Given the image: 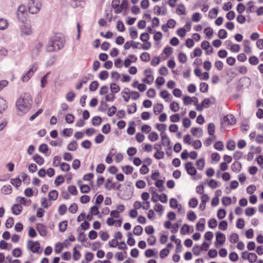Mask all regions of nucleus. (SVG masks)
I'll return each mask as SVG.
<instances>
[{"label":"nucleus","instance_id":"423d86ee","mask_svg":"<svg viewBox=\"0 0 263 263\" xmlns=\"http://www.w3.org/2000/svg\"><path fill=\"white\" fill-rule=\"evenodd\" d=\"M27 247L33 253H40V243L39 241L34 242L31 240H29L27 242Z\"/></svg>","mask_w":263,"mask_h":263},{"label":"nucleus","instance_id":"f704fd0d","mask_svg":"<svg viewBox=\"0 0 263 263\" xmlns=\"http://www.w3.org/2000/svg\"><path fill=\"white\" fill-rule=\"evenodd\" d=\"M132 234L131 232L127 233L128 239L127 241V244L130 246H133L135 244V240L132 237Z\"/></svg>","mask_w":263,"mask_h":263},{"label":"nucleus","instance_id":"c9c22d12","mask_svg":"<svg viewBox=\"0 0 263 263\" xmlns=\"http://www.w3.org/2000/svg\"><path fill=\"white\" fill-rule=\"evenodd\" d=\"M10 182L12 184H13L15 187L18 188L21 185L22 180L19 178H17L14 179H11Z\"/></svg>","mask_w":263,"mask_h":263},{"label":"nucleus","instance_id":"473e14b6","mask_svg":"<svg viewBox=\"0 0 263 263\" xmlns=\"http://www.w3.org/2000/svg\"><path fill=\"white\" fill-rule=\"evenodd\" d=\"M102 122V119L98 116L94 117L92 119V124L94 126H99Z\"/></svg>","mask_w":263,"mask_h":263},{"label":"nucleus","instance_id":"a19ab883","mask_svg":"<svg viewBox=\"0 0 263 263\" xmlns=\"http://www.w3.org/2000/svg\"><path fill=\"white\" fill-rule=\"evenodd\" d=\"M198 201V200L195 198H192L189 202V205L190 207L195 208L197 206Z\"/></svg>","mask_w":263,"mask_h":263},{"label":"nucleus","instance_id":"37998d69","mask_svg":"<svg viewBox=\"0 0 263 263\" xmlns=\"http://www.w3.org/2000/svg\"><path fill=\"white\" fill-rule=\"evenodd\" d=\"M170 109L174 112H177L179 109V104L176 102H173L170 104Z\"/></svg>","mask_w":263,"mask_h":263},{"label":"nucleus","instance_id":"4d7b16f0","mask_svg":"<svg viewBox=\"0 0 263 263\" xmlns=\"http://www.w3.org/2000/svg\"><path fill=\"white\" fill-rule=\"evenodd\" d=\"M122 170L125 174L128 175L132 173L133 171V168L131 166L126 165L122 167Z\"/></svg>","mask_w":263,"mask_h":263},{"label":"nucleus","instance_id":"20e7f679","mask_svg":"<svg viewBox=\"0 0 263 263\" xmlns=\"http://www.w3.org/2000/svg\"><path fill=\"white\" fill-rule=\"evenodd\" d=\"M34 4H32L31 2H28V9L29 12L32 14L37 13L41 9L42 4L39 0H33Z\"/></svg>","mask_w":263,"mask_h":263},{"label":"nucleus","instance_id":"c756f323","mask_svg":"<svg viewBox=\"0 0 263 263\" xmlns=\"http://www.w3.org/2000/svg\"><path fill=\"white\" fill-rule=\"evenodd\" d=\"M59 230L61 232H64L67 228V221H63L59 224Z\"/></svg>","mask_w":263,"mask_h":263},{"label":"nucleus","instance_id":"5701e85b","mask_svg":"<svg viewBox=\"0 0 263 263\" xmlns=\"http://www.w3.org/2000/svg\"><path fill=\"white\" fill-rule=\"evenodd\" d=\"M208 131L210 135L212 136L214 139H215V125L213 123H210L208 126Z\"/></svg>","mask_w":263,"mask_h":263},{"label":"nucleus","instance_id":"79ce46f5","mask_svg":"<svg viewBox=\"0 0 263 263\" xmlns=\"http://www.w3.org/2000/svg\"><path fill=\"white\" fill-rule=\"evenodd\" d=\"M218 12V10L217 8L212 9L209 13V16L211 18H215Z\"/></svg>","mask_w":263,"mask_h":263},{"label":"nucleus","instance_id":"f03ea898","mask_svg":"<svg viewBox=\"0 0 263 263\" xmlns=\"http://www.w3.org/2000/svg\"><path fill=\"white\" fill-rule=\"evenodd\" d=\"M64 37L61 34H55L49 41L46 50L48 52L57 51L64 47Z\"/></svg>","mask_w":263,"mask_h":263},{"label":"nucleus","instance_id":"f257e3e1","mask_svg":"<svg viewBox=\"0 0 263 263\" xmlns=\"http://www.w3.org/2000/svg\"><path fill=\"white\" fill-rule=\"evenodd\" d=\"M32 99L29 93L22 95L16 102L17 109L23 114L27 112L31 108Z\"/></svg>","mask_w":263,"mask_h":263},{"label":"nucleus","instance_id":"4be33fe9","mask_svg":"<svg viewBox=\"0 0 263 263\" xmlns=\"http://www.w3.org/2000/svg\"><path fill=\"white\" fill-rule=\"evenodd\" d=\"M33 159L39 165H42L44 163V158L37 154L33 156Z\"/></svg>","mask_w":263,"mask_h":263},{"label":"nucleus","instance_id":"a878e982","mask_svg":"<svg viewBox=\"0 0 263 263\" xmlns=\"http://www.w3.org/2000/svg\"><path fill=\"white\" fill-rule=\"evenodd\" d=\"M8 26V22L7 20L0 18V30H4Z\"/></svg>","mask_w":263,"mask_h":263},{"label":"nucleus","instance_id":"f3484780","mask_svg":"<svg viewBox=\"0 0 263 263\" xmlns=\"http://www.w3.org/2000/svg\"><path fill=\"white\" fill-rule=\"evenodd\" d=\"M205 220L204 218H200L196 226V229L197 231H203L204 229V224Z\"/></svg>","mask_w":263,"mask_h":263},{"label":"nucleus","instance_id":"c85d7f7f","mask_svg":"<svg viewBox=\"0 0 263 263\" xmlns=\"http://www.w3.org/2000/svg\"><path fill=\"white\" fill-rule=\"evenodd\" d=\"M176 12L178 14H185L186 13L185 8L183 4H180L178 6Z\"/></svg>","mask_w":263,"mask_h":263},{"label":"nucleus","instance_id":"f8f14e48","mask_svg":"<svg viewBox=\"0 0 263 263\" xmlns=\"http://www.w3.org/2000/svg\"><path fill=\"white\" fill-rule=\"evenodd\" d=\"M160 135L161 138V144L163 146H170L171 144V141L166 134L161 133Z\"/></svg>","mask_w":263,"mask_h":263},{"label":"nucleus","instance_id":"ddd939ff","mask_svg":"<svg viewBox=\"0 0 263 263\" xmlns=\"http://www.w3.org/2000/svg\"><path fill=\"white\" fill-rule=\"evenodd\" d=\"M223 121L228 122L230 125H233L236 123V119L233 115L229 114L224 117Z\"/></svg>","mask_w":263,"mask_h":263},{"label":"nucleus","instance_id":"13d9d810","mask_svg":"<svg viewBox=\"0 0 263 263\" xmlns=\"http://www.w3.org/2000/svg\"><path fill=\"white\" fill-rule=\"evenodd\" d=\"M67 211V206L65 204H62L59 207L58 212L60 215H63Z\"/></svg>","mask_w":263,"mask_h":263},{"label":"nucleus","instance_id":"dca6fc26","mask_svg":"<svg viewBox=\"0 0 263 263\" xmlns=\"http://www.w3.org/2000/svg\"><path fill=\"white\" fill-rule=\"evenodd\" d=\"M191 132L193 136L196 137H200L203 134L202 129L198 127L192 128Z\"/></svg>","mask_w":263,"mask_h":263},{"label":"nucleus","instance_id":"09e8293b","mask_svg":"<svg viewBox=\"0 0 263 263\" xmlns=\"http://www.w3.org/2000/svg\"><path fill=\"white\" fill-rule=\"evenodd\" d=\"M75 97L76 94L73 91H69L66 94V98L68 102H72Z\"/></svg>","mask_w":263,"mask_h":263},{"label":"nucleus","instance_id":"6e6552de","mask_svg":"<svg viewBox=\"0 0 263 263\" xmlns=\"http://www.w3.org/2000/svg\"><path fill=\"white\" fill-rule=\"evenodd\" d=\"M185 170L188 174L193 176L196 173V170L193 166V164L191 162H187L185 165Z\"/></svg>","mask_w":263,"mask_h":263},{"label":"nucleus","instance_id":"58836bf2","mask_svg":"<svg viewBox=\"0 0 263 263\" xmlns=\"http://www.w3.org/2000/svg\"><path fill=\"white\" fill-rule=\"evenodd\" d=\"M99 83L96 81H94L89 85V89L90 91H95L97 89Z\"/></svg>","mask_w":263,"mask_h":263},{"label":"nucleus","instance_id":"603ef678","mask_svg":"<svg viewBox=\"0 0 263 263\" xmlns=\"http://www.w3.org/2000/svg\"><path fill=\"white\" fill-rule=\"evenodd\" d=\"M244 51L246 53H250L251 51V47H250V42L249 40L244 41Z\"/></svg>","mask_w":263,"mask_h":263},{"label":"nucleus","instance_id":"49530a36","mask_svg":"<svg viewBox=\"0 0 263 263\" xmlns=\"http://www.w3.org/2000/svg\"><path fill=\"white\" fill-rule=\"evenodd\" d=\"M218 36L221 39H224L227 36V32L224 29H220L218 33Z\"/></svg>","mask_w":263,"mask_h":263},{"label":"nucleus","instance_id":"7c9ffc66","mask_svg":"<svg viewBox=\"0 0 263 263\" xmlns=\"http://www.w3.org/2000/svg\"><path fill=\"white\" fill-rule=\"evenodd\" d=\"M203 250V247H200L199 245H195L193 248V252L194 254L198 256L200 255L201 251Z\"/></svg>","mask_w":263,"mask_h":263},{"label":"nucleus","instance_id":"cd10ccee","mask_svg":"<svg viewBox=\"0 0 263 263\" xmlns=\"http://www.w3.org/2000/svg\"><path fill=\"white\" fill-rule=\"evenodd\" d=\"M204 165L205 161L203 159H200L196 162V165L197 168L199 170H202L204 168Z\"/></svg>","mask_w":263,"mask_h":263},{"label":"nucleus","instance_id":"680f3d73","mask_svg":"<svg viewBox=\"0 0 263 263\" xmlns=\"http://www.w3.org/2000/svg\"><path fill=\"white\" fill-rule=\"evenodd\" d=\"M170 253V250L167 249H163L160 251V256L161 258H164Z\"/></svg>","mask_w":263,"mask_h":263},{"label":"nucleus","instance_id":"5fc2aeb1","mask_svg":"<svg viewBox=\"0 0 263 263\" xmlns=\"http://www.w3.org/2000/svg\"><path fill=\"white\" fill-rule=\"evenodd\" d=\"M108 107V104L104 101H101L100 105L99 106L98 109L102 112H104L106 110V108Z\"/></svg>","mask_w":263,"mask_h":263},{"label":"nucleus","instance_id":"aec40b11","mask_svg":"<svg viewBox=\"0 0 263 263\" xmlns=\"http://www.w3.org/2000/svg\"><path fill=\"white\" fill-rule=\"evenodd\" d=\"M163 109V105L161 103H157L154 107V112L155 115H158L162 111Z\"/></svg>","mask_w":263,"mask_h":263},{"label":"nucleus","instance_id":"2eb2a0df","mask_svg":"<svg viewBox=\"0 0 263 263\" xmlns=\"http://www.w3.org/2000/svg\"><path fill=\"white\" fill-rule=\"evenodd\" d=\"M23 210L22 206L20 204H15L12 207V211L13 214L18 215Z\"/></svg>","mask_w":263,"mask_h":263},{"label":"nucleus","instance_id":"864d4df0","mask_svg":"<svg viewBox=\"0 0 263 263\" xmlns=\"http://www.w3.org/2000/svg\"><path fill=\"white\" fill-rule=\"evenodd\" d=\"M178 60L180 63H185L187 61L186 55L184 53H179L178 55Z\"/></svg>","mask_w":263,"mask_h":263},{"label":"nucleus","instance_id":"39448f33","mask_svg":"<svg viewBox=\"0 0 263 263\" xmlns=\"http://www.w3.org/2000/svg\"><path fill=\"white\" fill-rule=\"evenodd\" d=\"M37 69V65L34 63L29 69L28 72L23 76L22 81L25 82H28Z\"/></svg>","mask_w":263,"mask_h":263},{"label":"nucleus","instance_id":"de8ad7c7","mask_svg":"<svg viewBox=\"0 0 263 263\" xmlns=\"http://www.w3.org/2000/svg\"><path fill=\"white\" fill-rule=\"evenodd\" d=\"M73 259L74 260H78L81 257V253L79 251L77 250L76 247L73 248Z\"/></svg>","mask_w":263,"mask_h":263},{"label":"nucleus","instance_id":"a18cd8bd","mask_svg":"<svg viewBox=\"0 0 263 263\" xmlns=\"http://www.w3.org/2000/svg\"><path fill=\"white\" fill-rule=\"evenodd\" d=\"M61 161V157L59 156H56L53 158V166L54 167L58 166L60 164L61 165V163H60Z\"/></svg>","mask_w":263,"mask_h":263},{"label":"nucleus","instance_id":"c03bdc74","mask_svg":"<svg viewBox=\"0 0 263 263\" xmlns=\"http://www.w3.org/2000/svg\"><path fill=\"white\" fill-rule=\"evenodd\" d=\"M249 62L252 65H256L259 63V60L256 57L252 56L249 58Z\"/></svg>","mask_w":263,"mask_h":263},{"label":"nucleus","instance_id":"774afa93","mask_svg":"<svg viewBox=\"0 0 263 263\" xmlns=\"http://www.w3.org/2000/svg\"><path fill=\"white\" fill-rule=\"evenodd\" d=\"M227 148L230 151H233L235 148V143L233 140H230L227 144Z\"/></svg>","mask_w":263,"mask_h":263},{"label":"nucleus","instance_id":"4c0bfd02","mask_svg":"<svg viewBox=\"0 0 263 263\" xmlns=\"http://www.w3.org/2000/svg\"><path fill=\"white\" fill-rule=\"evenodd\" d=\"M239 236L236 233H232L229 238L230 241L231 243H235L237 242L238 240Z\"/></svg>","mask_w":263,"mask_h":263},{"label":"nucleus","instance_id":"2f4dec72","mask_svg":"<svg viewBox=\"0 0 263 263\" xmlns=\"http://www.w3.org/2000/svg\"><path fill=\"white\" fill-rule=\"evenodd\" d=\"M148 139L151 141H156L159 139L158 134L155 132H153L149 134Z\"/></svg>","mask_w":263,"mask_h":263},{"label":"nucleus","instance_id":"a211bd4d","mask_svg":"<svg viewBox=\"0 0 263 263\" xmlns=\"http://www.w3.org/2000/svg\"><path fill=\"white\" fill-rule=\"evenodd\" d=\"M231 168L232 171L238 173L240 171L241 168V164L239 162H235L231 165Z\"/></svg>","mask_w":263,"mask_h":263},{"label":"nucleus","instance_id":"9d476101","mask_svg":"<svg viewBox=\"0 0 263 263\" xmlns=\"http://www.w3.org/2000/svg\"><path fill=\"white\" fill-rule=\"evenodd\" d=\"M36 230L42 236H45L47 234V227L42 223H37Z\"/></svg>","mask_w":263,"mask_h":263},{"label":"nucleus","instance_id":"b1692460","mask_svg":"<svg viewBox=\"0 0 263 263\" xmlns=\"http://www.w3.org/2000/svg\"><path fill=\"white\" fill-rule=\"evenodd\" d=\"M78 143L75 141L70 142L67 146V149L70 151H74L77 149Z\"/></svg>","mask_w":263,"mask_h":263},{"label":"nucleus","instance_id":"3c124183","mask_svg":"<svg viewBox=\"0 0 263 263\" xmlns=\"http://www.w3.org/2000/svg\"><path fill=\"white\" fill-rule=\"evenodd\" d=\"M209 86L208 84L204 83L202 82L200 84V90L202 92H206L208 91Z\"/></svg>","mask_w":263,"mask_h":263},{"label":"nucleus","instance_id":"393cba45","mask_svg":"<svg viewBox=\"0 0 263 263\" xmlns=\"http://www.w3.org/2000/svg\"><path fill=\"white\" fill-rule=\"evenodd\" d=\"M257 256L254 253H248L247 260L250 262H254L257 260Z\"/></svg>","mask_w":263,"mask_h":263},{"label":"nucleus","instance_id":"6e6d98bb","mask_svg":"<svg viewBox=\"0 0 263 263\" xmlns=\"http://www.w3.org/2000/svg\"><path fill=\"white\" fill-rule=\"evenodd\" d=\"M226 215V211L224 209H221L218 211L217 216L219 219H222L225 217Z\"/></svg>","mask_w":263,"mask_h":263},{"label":"nucleus","instance_id":"4468645a","mask_svg":"<svg viewBox=\"0 0 263 263\" xmlns=\"http://www.w3.org/2000/svg\"><path fill=\"white\" fill-rule=\"evenodd\" d=\"M216 240L218 243L222 245L226 241L225 235L223 233L218 232L216 233Z\"/></svg>","mask_w":263,"mask_h":263},{"label":"nucleus","instance_id":"052dcab7","mask_svg":"<svg viewBox=\"0 0 263 263\" xmlns=\"http://www.w3.org/2000/svg\"><path fill=\"white\" fill-rule=\"evenodd\" d=\"M221 202L224 205L228 206L231 203V198L229 197H223Z\"/></svg>","mask_w":263,"mask_h":263},{"label":"nucleus","instance_id":"338daca9","mask_svg":"<svg viewBox=\"0 0 263 263\" xmlns=\"http://www.w3.org/2000/svg\"><path fill=\"white\" fill-rule=\"evenodd\" d=\"M140 59L144 62H147L149 60L150 55L147 52H143L140 55Z\"/></svg>","mask_w":263,"mask_h":263},{"label":"nucleus","instance_id":"0e129e2a","mask_svg":"<svg viewBox=\"0 0 263 263\" xmlns=\"http://www.w3.org/2000/svg\"><path fill=\"white\" fill-rule=\"evenodd\" d=\"M255 213V209L253 208L249 207L245 210V214L248 216H253Z\"/></svg>","mask_w":263,"mask_h":263},{"label":"nucleus","instance_id":"8fccbe9b","mask_svg":"<svg viewBox=\"0 0 263 263\" xmlns=\"http://www.w3.org/2000/svg\"><path fill=\"white\" fill-rule=\"evenodd\" d=\"M204 32L209 39H211L213 33V30L211 27H206L204 29Z\"/></svg>","mask_w":263,"mask_h":263},{"label":"nucleus","instance_id":"e433bc0d","mask_svg":"<svg viewBox=\"0 0 263 263\" xmlns=\"http://www.w3.org/2000/svg\"><path fill=\"white\" fill-rule=\"evenodd\" d=\"M22 254V251L20 248H17L13 249L12 251V255L15 257H20Z\"/></svg>","mask_w":263,"mask_h":263},{"label":"nucleus","instance_id":"69168bd1","mask_svg":"<svg viewBox=\"0 0 263 263\" xmlns=\"http://www.w3.org/2000/svg\"><path fill=\"white\" fill-rule=\"evenodd\" d=\"M217 225V220L214 218H212L208 222V226L210 228L214 229Z\"/></svg>","mask_w":263,"mask_h":263},{"label":"nucleus","instance_id":"bf43d9fd","mask_svg":"<svg viewBox=\"0 0 263 263\" xmlns=\"http://www.w3.org/2000/svg\"><path fill=\"white\" fill-rule=\"evenodd\" d=\"M187 217L189 220L193 221L196 219L197 216L193 211H191L189 212Z\"/></svg>","mask_w":263,"mask_h":263},{"label":"nucleus","instance_id":"1a4fd4ad","mask_svg":"<svg viewBox=\"0 0 263 263\" xmlns=\"http://www.w3.org/2000/svg\"><path fill=\"white\" fill-rule=\"evenodd\" d=\"M21 32L22 36L30 35L32 32L31 26L29 24H25L22 26Z\"/></svg>","mask_w":263,"mask_h":263},{"label":"nucleus","instance_id":"ea45409f","mask_svg":"<svg viewBox=\"0 0 263 263\" xmlns=\"http://www.w3.org/2000/svg\"><path fill=\"white\" fill-rule=\"evenodd\" d=\"M11 190L10 185H4L2 189V192L4 194H9L11 193Z\"/></svg>","mask_w":263,"mask_h":263},{"label":"nucleus","instance_id":"9b49d317","mask_svg":"<svg viewBox=\"0 0 263 263\" xmlns=\"http://www.w3.org/2000/svg\"><path fill=\"white\" fill-rule=\"evenodd\" d=\"M42 47L43 44L41 42H37L35 44L34 47L32 50V57L33 58H35L37 56Z\"/></svg>","mask_w":263,"mask_h":263},{"label":"nucleus","instance_id":"6ab92c4d","mask_svg":"<svg viewBox=\"0 0 263 263\" xmlns=\"http://www.w3.org/2000/svg\"><path fill=\"white\" fill-rule=\"evenodd\" d=\"M58 192L57 190L51 191L48 194V198L50 200H55L58 198Z\"/></svg>","mask_w":263,"mask_h":263},{"label":"nucleus","instance_id":"7ed1b4c3","mask_svg":"<svg viewBox=\"0 0 263 263\" xmlns=\"http://www.w3.org/2000/svg\"><path fill=\"white\" fill-rule=\"evenodd\" d=\"M122 93L124 94L123 98L124 101L126 102H128L130 98H132L133 100H136L140 97V94L139 92L135 91H130L127 88H124Z\"/></svg>","mask_w":263,"mask_h":263},{"label":"nucleus","instance_id":"e2e57ef3","mask_svg":"<svg viewBox=\"0 0 263 263\" xmlns=\"http://www.w3.org/2000/svg\"><path fill=\"white\" fill-rule=\"evenodd\" d=\"M108 72L106 70L102 71L99 74V78L102 80H105L108 77Z\"/></svg>","mask_w":263,"mask_h":263},{"label":"nucleus","instance_id":"72a5a7b5","mask_svg":"<svg viewBox=\"0 0 263 263\" xmlns=\"http://www.w3.org/2000/svg\"><path fill=\"white\" fill-rule=\"evenodd\" d=\"M143 232V228L141 226H137L135 227L133 233L135 235L139 236L142 234Z\"/></svg>","mask_w":263,"mask_h":263},{"label":"nucleus","instance_id":"bb28decb","mask_svg":"<svg viewBox=\"0 0 263 263\" xmlns=\"http://www.w3.org/2000/svg\"><path fill=\"white\" fill-rule=\"evenodd\" d=\"M190 232V227L187 224H184L180 229V233L182 235H185Z\"/></svg>","mask_w":263,"mask_h":263},{"label":"nucleus","instance_id":"412c9836","mask_svg":"<svg viewBox=\"0 0 263 263\" xmlns=\"http://www.w3.org/2000/svg\"><path fill=\"white\" fill-rule=\"evenodd\" d=\"M110 89L112 93H117L120 91V87L116 83H111L110 84Z\"/></svg>","mask_w":263,"mask_h":263},{"label":"nucleus","instance_id":"0eeeda50","mask_svg":"<svg viewBox=\"0 0 263 263\" xmlns=\"http://www.w3.org/2000/svg\"><path fill=\"white\" fill-rule=\"evenodd\" d=\"M152 71L151 69H145L144 70V73L146 76V78L142 80V81L146 84H150L154 81V77L152 74Z\"/></svg>","mask_w":263,"mask_h":263}]
</instances>
